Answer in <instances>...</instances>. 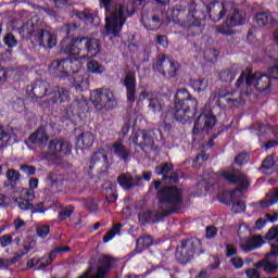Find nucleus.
<instances>
[{
	"label": "nucleus",
	"mask_w": 278,
	"mask_h": 278,
	"mask_svg": "<svg viewBox=\"0 0 278 278\" xmlns=\"http://www.w3.org/2000/svg\"><path fill=\"white\" fill-rule=\"evenodd\" d=\"M159 208L156 210L157 218H166L170 214H177L184 205V195L181 189L174 186H165L159 190Z\"/></svg>",
	"instance_id": "1"
},
{
	"label": "nucleus",
	"mask_w": 278,
	"mask_h": 278,
	"mask_svg": "<svg viewBox=\"0 0 278 278\" xmlns=\"http://www.w3.org/2000/svg\"><path fill=\"white\" fill-rule=\"evenodd\" d=\"M100 3L104 7L105 16V34L106 36H113L118 38L123 25L127 21V7L112 2V0H100Z\"/></svg>",
	"instance_id": "2"
},
{
	"label": "nucleus",
	"mask_w": 278,
	"mask_h": 278,
	"mask_svg": "<svg viewBox=\"0 0 278 278\" xmlns=\"http://www.w3.org/2000/svg\"><path fill=\"white\" fill-rule=\"evenodd\" d=\"M197 99L190 94L186 88H180L175 94V114L174 118L178 123H191L197 114Z\"/></svg>",
	"instance_id": "3"
},
{
	"label": "nucleus",
	"mask_w": 278,
	"mask_h": 278,
	"mask_svg": "<svg viewBox=\"0 0 278 278\" xmlns=\"http://www.w3.org/2000/svg\"><path fill=\"white\" fill-rule=\"evenodd\" d=\"M90 101L98 112H109L116 109L118 98L116 92L111 88H98L90 93Z\"/></svg>",
	"instance_id": "4"
},
{
	"label": "nucleus",
	"mask_w": 278,
	"mask_h": 278,
	"mask_svg": "<svg viewBox=\"0 0 278 278\" xmlns=\"http://www.w3.org/2000/svg\"><path fill=\"white\" fill-rule=\"evenodd\" d=\"M222 177L223 179L228 181V184H238L239 186L231 192L223 193V197H225L228 200H222V203H225V205H231V203H233V201L236 200V192H240V194H242V191L249 188V178H247V175L242 174L240 169L235 168L227 172H223Z\"/></svg>",
	"instance_id": "5"
},
{
	"label": "nucleus",
	"mask_w": 278,
	"mask_h": 278,
	"mask_svg": "<svg viewBox=\"0 0 278 278\" xmlns=\"http://www.w3.org/2000/svg\"><path fill=\"white\" fill-rule=\"evenodd\" d=\"M200 247L201 240L197 238L180 241V244L176 249V258L179 264H188L194 257V253Z\"/></svg>",
	"instance_id": "6"
},
{
	"label": "nucleus",
	"mask_w": 278,
	"mask_h": 278,
	"mask_svg": "<svg viewBox=\"0 0 278 278\" xmlns=\"http://www.w3.org/2000/svg\"><path fill=\"white\" fill-rule=\"evenodd\" d=\"M153 71H156L161 75H168V77H176L179 65L170 60L166 54H160L153 62Z\"/></svg>",
	"instance_id": "7"
},
{
	"label": "nucleus",
	"mask_w": 278,
	"mask_h": 278,
	"mask_svg": "<svg viewBox=\"0 0 278 278\" xmlns=\"http://www.w3.org/2000/svg\"><path fill=\"white\" fill-rule=\"evenodd\" d=\"M132 142L139 147L141 151H146L147 149L150 151H155V141L153 140L151 130H137L132 136Z\"/></svg>",
	"instance_id": "8"
},
{
	"label": "nucleus",
	"mask_w": 278,
	"mask_h": 278,
	"mask_svg": "<svg viewBox=\"0 0 278 278\" xmlns=\"http://www.w3.org/2000/svg\"><path fill=\"white\" fill-rule=\"evenodd\" d=\"M214 125H216V116L212 112L202 113L194 123L193 134L194 136H199L201 131L207 132Z\"/></svg>",
	"instance_id": "9"
},
{
	"label": "nucleus",
	"mask_w": 278,
	"mask_h": 278,
	"mask_svg": "<svg viewBox=\"0 0 278 278\" xmlns=\"http://www.w3.org/2000/svg\"><path fill=\"white\" fill-rule=\"evenodd\" d=\"M75 62L71 58H66L63 60L53 61L50 65V70L53 71L59 77H68L71 73H75Z\"/></svg>",
	"instance_id": "10"
},
{
	"label": "nucleus",
	"mask_w": 278,
	"mask_h": 278,
	"mask_svg": "<svg viewBox=\"0 0 278 278\" xmlns=\"http://www.w3.org/2000/svg\"><path fill=\"white\" fill-rule=\"evenodd\" d=\"M220 99H226V103H228L229 108H236L237 105H240V93L237 94L236 97V91H224V89H218L216 92H214L210 101L211 103L220 106Z\"/></svg>",
	"instance_id": "11"
},
{
	"label": "nucleus",
	"mask_w": 278,
	"mask_h": 278,
	"mask_svg": "<svg viewBox=\"0 0 278 278\" xmlns=\"http://www.w3.org/2000/svg\"><path fill=\"white\" fill-rule=\"evenodd\" d=\"M83 46L87 54L80 55L79 60H90L101 53V41L97 38L83 37Z\"/></svg>",
	"instance_id": "12"
},
{
	"label": "nucleus",
	"mask_w": 278,
	"mask_h": 278,
	"mask_svg": "<svg viewBox=\"0 0 278 278\" xmlns=\"http://www.w3.org/2000/svg\"><path fill=\"white\" fill-rule=\"evenodd\" d=\"M174 165L172 163H163L155 167L156 175H163V181L169 184H177L179 181V174L173 172Z\"/></svg>",
	"instance_id": "13"
},
{
	"label": "nucleus",
	"mask_w": 278,
	"mask_h": 278,
	"mask_svg": "<svg viewBox=\"0 0 278 278\" xmlns=\"http://www.w3.org/2000/svg\"><path fill=\"white\" fill-rule=\"evenodd\" d=\"M35 40L40 47H45V49H53V47L58 45V38H55V35L46 29L37 30Z\"/></svg>",
	"instance_id": "14"
},
{
	"label": "nucleus",
	"mask_w": 278,
	"mask_h": 278,
	"mask_svg": "<svg viewBox=\"0 0 278 278\" xmlns=\"http://www.w3.org/2000/svg\"><path fill=\"white\" fill-rule=\"evenodd\" d=\"M28 94L31 99H42L52 94L51 85L47 81L39 80L28 90Z\"/></svg>",
	"instance_id": "15"
},
{
	"label": "nucleus",
	"mask_w": 278,
	"mask_h": 278,
	"mask_svg": "<svg viewBox=\"0 0 278 278\" xmlns=\"http://www.w3.org/2000/svg\"><path fill=\"white\" fill-rule=\"evenodd\" d=\"M231 8V4L225 2H215L212 4V7L208 10V16L214 21V23H218L224 16L227 14V10Z\"/></svg>",
	"instance_id": "16"
},
{
	"label": "nucleus",
	"mask_w": 278,
	"mask_h": 278,
	"mask_svg": "<svg viewBox=\"0 0 278 278\" xmlns=\"http://www.w3.org/2000/svg\"><path fill=\"white\" fill-rule=\"evenodd\" d=\"M244 21H247V15L236 7H230L226 25H228V27H237V25H243Z\"/></svg>",
	"instance_id": "17"
},
{
	"label": "nucleus",
	"mask_w": 278,
	"mask_h": 278,
	"mask_svg": "<svg viewBox=\"0 0 278 278\" xmlns=\"http://www.w3.org/2000/svg\"><path fill=\"white\" fill-rule=\"evenodd\" d=\"M48 150L52 155H60L61 153H68L71 144L63 138L52 139L49 141Z\"/></svg>",
	"instance_id": "18"
},
{
	"label": "nucleus",
	"mask_w": 278,
	"mask_h": 278,
	"mask_svg": "<svg viewBox=\"0 0 278 278\" xmlns=\"http://www.w3.org/2000/svg\"><path fill=\"white\" fill-rule=\"evenodd\" d=\"M111 153L115 154L122 162H129L131 159V149L125 147L122 141H115L111 144Z\"/></svg>",
	"instance_id": "19"
},
{
	"label": "nucleus",
	"mask_w": 278,
	"mask_h": 278,
	"mask_svg": "<svg viewBox=\"0 0 278 278\" xmlns=\"http://www.w3.org/2000/svg\"><path fill=\"white\" fill-rule=\"evenodd\" d=\"M64 53L66 55H72L73 58H79L81 51H84V37L71 40L66 46L63 47Z\"/></svg>",
	"instance_id": "20"
},
{
	"label": "nucleus",
	"mask_w": 278,
	"mask_h": 278,
	"mask_svg": "<svg viewBox=\"0 0 278 278\" xmlns=\"http://www.w3.org/2000/svg\"><path fill=\"white\" fill-rule=\"evenodd\" d=\"M140 181H142V177L138 176L135 177L131 176V174H121L117 177V184L124 189V190H131V188H136V186H140Z\"/></svg>",
	"instance_id": "21"
},
{
	"label": "nucleus",
	"mask_w": 278,
	"mask_h": 278,
	"mask_svg": "<svg viewBox=\"0 0 278 278\" xmlns=\"http://www.w3.org/2000/svg\"><path fill=\"white\" fill-rule=\"evenodd\" d=\"M124 86L126 88V97L128 103L136 101V74H127L124 78Z\"/></svg>",
	"instance_id": "22"
},
{
	"label": "nucleus",
	"mask_w": 278,
	"mask_h": 278,
	"mask_svg": "<svg viewBox=\"0 0 278 278\" xmlns=\"http://www.w3.org/2000/svg\"><path fill=\"white\" fill-rule=\"evenodd\" d=\"M51 92L50 103H66V101H71V90L66 89V87L56 86Z\"/></svg>",
	"instance_id": "23"
},
{
	"label": "nucleus",
	"mask_w": 278,
	"mask_h": 278,
	"mask_svg": "<svg viewBox=\"0 0 278 278\" xmlns=\"http://www.w3.org/2000/svg\"><path fill=\"white\" fill-rule=\"evenodd\" d=\"M29 141L31 144H37V147H47V142H49V135H47V129H45V127L37 129L29 136Z\"/></svg>",
	"instance_id": "24"
},
{
	"label": "nucleus",
	"mask_w": 278,
	"mask_h": 278,
	"mask_svg": "<svg viewBox=\"0 0 278 278\" xmlns=\"http://www.w3.org/2000/svg\"><path fill=\"white\" fill-rule=\"evenodd\" d=\"M278 202V189H271L265 197V199L260 201V208L266 210L270 205H275Z\"/></svg>",
	"instance_id": "25"
},
{
	"label": "nucleus",
	"mask_w": 278,
	"mask_h": 278,
	"mask_svg": "<svg viewBox=\"0 0 278 278\" xmlns=\"http://www.w3.org/2000/svg\"><path fill=\"white\" fill-rule=\"evenodd\" d=\"M264 244V239L260 235L252 236L248 239L247 243L241 244L243 251H253V249H260Z\"/></svg>",
	"instance_id": "26"
},
{
	"label": "nucleus",
	"mask_w": 278,
	"mask_h": 278,
	"mask_svg": "<svg viewBox=\"0 0 278 278\" xmlns=\"http://www.w3.org/2000/svg\"><path fill=\"white\" fill-rule=\"evenodd\" d=\"M140 225H148L149 223H155L162 220L164 217H157V211L155 213L151 211L141 212L138 215Z\"/></svg>",
	"instance_id": "27"
},
{
	"label": "nucleus",
	"mask_w": 278,
	"mask_h": 278,
	"mask_svg": "<svg viewBox=\"0 0 278 278\" xmlns=\"http://www.w3.org/2000/svg\"><path fill=\"white\" fill-rule=\"evenodd\" d=\"M29 253V248L27 245L24 247V251L12 258H0V268H10V266H14L23 255H27Z\"/></svg>",
	"instance_id": "28"
},
{
	"label": "nucleus",
	"mask_w": 278,
	"mask_h": 278,
	"mask_svg": "<svg viewBox=\"0 0 278 278\" xmlns=\"http://www.w3.org/2000/svg\"><path fill=\"white\" fill-rule=\"evenodd\" d=\"M255 266L256 268H263L267 275H276L278 270V263H270L268 260H262Z\"/></svg>",
	"instance_id": "29"
},
{
	"label": "nucleus",
	"mask_w": 278,
	"mask_h": 278,
	"mask_svg": "<svg viewBox=\"0 0 278 278\" xmlns=\"http://www.w3.org/2000/svg\"><path fill=\"white\" fill-rule=\"evenodd\" d=\"M36 29H37V26L34 25V23L26 22L20 28V35L22 36V38L29 40V38H34V35L36 34Z\"/></svg>",
	"instance_id": "30"
},
{
	"label": "nucleus",
	"mask_w": 278,
	"mask_h": 278,
	"mask_svg": "<svg viewBox=\"0 0 278 278\" xmlns=\"http://www.w3.org/2000/svg\"><path fill=\"white\" fill-rule=\"evenodd\" d=\"M256 23L261 27L264 25H275L277 24V20L273 18V15L269 12H261L256 14Z\"/></svg>",
	"instance_id": "31"
},
{
	"label": "nucleus",
	"mask_w": 278,
	"mask_h": 278,
	"mask_svg": "<svg viewBox=\"0 0 278 278\" xmlns=\"http://www.w3.org/2000/svg\"><path fill=\"white\" fill-rule=\"evenodd\" d=\"M77 142L79 146H83V149H90V147L94 144V135H92V132H89V131L83 132L78 137Z\"/></svg>",
	"instance_id": "32"
},
{
	"label": "nucleus",
	"mask_w": 278,
	"mask_h": 278,
	"mask_svg": "<svg viewBox=\"0 0 278 278\" xmlns=\"http://www.w3.org/2000/svg\"><path fill=\"white\" fill-rule=\"evenodd\" d=\"M73 87L78 92H81L88 88V78L84 75H77L74 77Z\"/></svg>",
	"instance_id": "33"
},
{
	"label": "nucleus",
	"mask_w": 278,
	"mask_h": 278,
	"mask_svg": "<svg viewBox=\"0 0 278 278\" xmlns=\"http://www.w3.org/2000/svg\"><path fill=\"white\" fill-rule=\"evenodd\" d=\"M72 108L76 114H79V112H86V110H88V100L84 97H78L73 101Z\"/></svg>",
	"instance_id": "34"
},
{
	"label": "nucleus",
	"mask_w": 278,
	"mask_h": 278,
	"mask_svg": "<svg viewBox=\"0 0 278 278\" xmlns=\"http://www.w3.org/2000/svg\"><path fill=\"white\" fill-rule=\"evenodd\" d=\"M256 90L264 92V90H270V77L266 74H258V80L256 81Z\"/></svg>",
	"instance_id": "35"
},
{
	"label": "nucleus",
	"mask_w": 278,
	"mask_h": 278,
	"mask_svg": "<svg viewBox=\"0 0 278 278\" xmlns=\"http://www.w3.org/2000/svg\"><path fill=\"white\" fill-rule=\"evenodd\" d=\"M12 130L0 126V149H4V147H8V142L12 140Z\"/></svg>",
	"instance_id": "36"
},
{
	"label": "nucleus",
	"mask_w": 278,
	"mask_h": 278,
	"mask_svg": "<svg viewBox=\"0 0 278 278\" xmlns=\"http://www.w3.org/2000/svg\"><path fill=\"white\" fill-rule=\"evenodd\" d=\"M51 207H55V210L62 208V204H60V202L58 200L52 201L51 204H49V205H47L45 202H41L36 205V207L33 210V212L34 213H42V212H47V210H49Z\"/></svg>",
	"instance_id": "37"
},
{
	"label": "nucleus",
	"mask_w": 278,
	"mask_h": 278,
	"mask_svg": "<svg viewBox=\"0 0 278 278\" xmlns=\"http://www.w3.org/2000/svg\"><path fill=\"white\" fill-rule=\"evenodd\" d=\"M260 79V72L251 73V68H247L245 72V84L247 86H254L257 88V80Z\"/></svg>",
	"instance_id": "38"
},
{
	"label": "nucleus",
	"mask_w": 278,
	"mask_h": 278,
	"mask_svg": "<svg viewBox=\"0 0 278 278\" xmlns=\"http://www.w3.org/2000/svg\"><path fill=\"white\" fill-rule=\"evenodd\" d=\"M87 68L89 73H93L96 75H101V73H105V66L99 64L97 61H89L87 63Z\"/></svg>",
	"instance_id": "39"
},
{
	"label": "nucleus",
	"mask_w": 278,
	"mask_h": 278,
	"mask_svg": "<svg viewBox=\"0 0 278 278\" xmlns=\"http://www.w3.org/2000/svg\"><path fill=\"white\" fill-rule=\"evenodd\" d=\"M147 29H150L151 31H157L162 27V21L160 17L153 15L151 18L148 20L146 23Z\"/></svg>",
	"instance_id": "40"
},
{
	"label": "nucleus",
	"mask_w": 278,
	"mask_h": 278,
	"mask_svg": "<svg viewBox=\"0 0 278 278\" xmlns=\"http://www.w3.org/2000/svg\"><path fill=\"white\" fill-rule=\"evenodd\" d=\"M121 227H123V224H115L113 226V228L108 231L104 237H103V242L108 243L110 242V240H113L114 236H116V233H121Z\"/></svg>",
	"instance_id": "41"
},
{
	"label": "nucleus",
	"mask_w": 278,
	"mask_h": 278,
	"mask_svg": "<svg viewBox=\"0 0 278 278\" xmlns=\"http://www.w3.org/2000/svg\"><path fill=\"white\" fill-rule=\"evenodd\" d=\"M208 81L205 78L202 79H195L192 81V88L197 92H203L204 90H207Z\"/></svg>",
	"instance_id": "42"
},
{
	"label": "nucleus",
	"mask_w": 278,
	"mask_h": 278,
	"mask_svg": "<svg viewBox=\"0 0 278 278\" xmlns=\"http://www.w3.org/2000/svg\"><path fill=\"white\" fill-rule=\"evenodd\" d=\"M74 212H75V206L73 205H67L63 207L59 213V220H66V218H71Z\"/></svg>",
	"instance_id": "43"
},
{
	"label": "nucleus",
	"mask_w": 278,
	"mask_h": 278,
	"mask_svg": "<svg viewBox=\"0 0 278 278\" xmlns=\"http://www.w3.org/2000/svg\"><path fill=\"white\" fill-rule=\"evenodd\" d=\"M3 42H4L5 47H9V49H14V47H16L18 45V40L12 33H8L4 36Z\"/></svg>",
	"instance_id": "44"
},
{
	"label": "nucleus",
	"mask_w": 278,
	"mask_h": 278,
	"mask_svg": "<svg viewBox=\"0 0 278 278\" xmlns=\"http://www.w3.org/2000/svg\"><path fill=\"white\" fill-rule=\"evenodd\" d=\"M7 179L11 184V186H14L16 181L21 180V173H18V170L16 169H9L7 172Z\"/></svg>",
	"instance_id": "45"
},
{
	"label": "nucleus",
	"mask_w": 278,
	"mask_h": 278,
	"mask_svg": "<svg viewBox=\"0 0 278 278\" xmlns=\"http://www.w3.org/2000/svg\"><path fill=\"white\" fill-rule=\"evenodd\" d=\"M14 201L20 210H34V204L25 198H16Z\"/></svg>",
	"instance_id": "46"
},
{
	"label": "nucleus",
	"mask_w": 278,
	"mask_h": 278,
	"mask_svg": "<svg viewBox=\"0 0 278 278\" xmlns=\"http://www.w3.org/2000/svg\"><path fill=\"white\" fill-rule=\"evenodd\" d=\"M148 108L151 112L157 114V112H162V102H160V100L156 98H152L150 99Z\"/></svg>",
	"instance_id": "47"
},
{
	"label": "nucleus",
	"mask_w": 278,
	"mask_h": 278,
	"mask_svg": "<svg viewBox=\"0 0 278 278\" xmlns=\"http://www.w3.org/2000/svg\"><path fill=\"white\" fill-rule=\"evenodd\" d=\"M236 77V74L233 72H231V70H224L219 73V79L220 81H233Z\"/></svg>",
	"instance_id": "48"
},
{
	"label": "nucleus",
	"mask_w": 278,
	"mask_h": 278,
	"mask_svg": "<svg viewBox=\"0 0 278 278\" xmlns=\"http://www.w3.org/2000/svg\"><path fill=\"white\" fill-rule=\"evenodd\" d=\"M204 58L207 62H214L218 58V51L214 48H208L204 51Z\"/></svg>",
	"instance_id": "49"
},
{
	"label": "nucleus",
	"mask_w": 278,
	"mask_h": 278,
	"mask_svg": "<svg viewBox=\"0 0 278 278\" xmlns=\"http://www.w3.org/2000/svg\"><path fill=\"white\" fill-rule=\"evenodd\" d=\"M137 244H138L139 247L149 248V247H151V244H153V237H151V236H149V235L143 236V237H141V238H139V239L137 240Z\"/></svg>",
	"instance_id": "50"
},
{
	"label": "nucleus",
	"mask_w": 278,
	"mask_h": 278,
	"mask_svg": "<svg viewBox=\"0 0 278 278\" xmlns=\"http://www.w3.org/2000/svg\"><path fill=\"white\" fill-rule=\"evenodd\" d=\"M247 210V205L242 201H237L232 203L231 212L233 214H241V212H244Z\"/></svg>",
	"instance_id": "51"
},
{
	"label": "nucleus",
	"mask_w": 278,
	"mask_h": 278,
	"mask_svg": "<svg viewBox=\"0 0 278 278\" xmlns=\"http://www.w3.org/2000/svg\"><path fill=\"white\" fill-rule=\"evenodd\" d=\"M66 251H71V248H68V247L54 248L53 251H51L50 255H49L50 262L55 260V254L56 253H66Z\"/></svg>",
	"instance_id": "52"
},
{
	"label": "nucleus",
	"mask_w": 278,
	"mask_h": 278,
	"mask_svg": "<svg viewBox=\"0 0 278 278\" xmlns=\"http://www.w3.org/2000/svg\"><path fill=\"white\" fill-rule=\"evenodd\" d=\"M273 166H275V159H273V156L269 155L263 161L262 168H264V170H270Z\"/></svg>",
	"instance_id": "53"
},
{
	"label": "nucleus",
	"mask_w": 278,
	"mask_h": 278,
	"mask_svg": "<svg viewBox=\"0 0 278 278\" xmlns=\"http://www.w3.org/2000/svg\"><path fill=\"white\" fill-rule=\"evenodd\" d=\"M266 240H276L278 242V227H271L266 233Z\"/></svg>",
	"instance_id": "54"
},
{
	"label": "nucleus",
	"mask_w": 278,
	"mask_h": 278,
	"mask_svg": "<svg viewBox=\"0 0 278 278\" xmlns=\"http://www.w3.org/2000/svg\"><path fill=\"white\" fill-rule=\"evenodd\" d=\"M247 162H249L248 153H240L235 157V163L238 164V166H242V164H247Z\"/></svg>",
	"instance_id": "55"
},
{
	"label": "nucleus",
	"mask_w": 278,
	"mask_h": 278,
	"mask_svg": "<svg viewBox=\"0 0 278 278\" xmlns=\"http://www.w3.org/2000/svg\"><path fill=\"white\" fill-rule=\"evenodd\" d=\"M49 231H51V228H49V226H39L37 228V236H39V238H47V236H49Z\"/></svg>",
	"instance_id": "56"
},
{
	"label": "nucleus",
	"mask_w": 278,
	"mask_h": 278,
	"mask_svg": "<svg viewBox=\"0 0 278 278\" xmlns=\"http://www.w3.org/2000/svg\"><path fill=\"white\" fill-rule=\"evenodd\" d=\"M200 160L203 162H207L210 160V154L205 153V152H201L200 154H198L195 156V159L193 160V166L195 168H199V166L197 165V162H200Z\"/></svg>",
	"instance_id": "57"
},
{
	"label": "nucleus",
	"mask_w": 278,
	"mask_h": 278,
	"mask_svg": "<svg viewBox=\"0 0 278 278\" xmlns=\"http://www.w3.org/2000/svg\"><path fill=\"white\" fill-rule=\"evenodd\" d=\"M20 170H22V173H25V175H36V167L33 165H21Z\"/></svg>",
	"instance_id": "58"
},
{
	"label": "nucleus",
	"mask_w": 278,
	"mask_h": 278,
	"mask_svg": "<svg viewBox=\"0 0 278 278\" xmlns=\"http://www.w3.org/2000/svg\"><path fill=\"white\" fill-rule=\"evenodd\" d=\"M230 264L235 268L239 269V268H242V266H244V261H242V258L239 256H235V257L230 258Z\"/></svg>",
	"instance_id": "59"
},
{
	"label": "nucleus",
	"mask_w": 278,
	"mask_h": 278,
	"mask_svg": "<svg viewBox=\"0 0 278 278\" xmlns=\"http://www.w3.org/2000/svg\"><path fill=\"white\" fill-rule=\"evenodd\" d=\"M0 244L3 249H5V247H10V244H12V236L4 235L0 237Z\"/></svg>",
	"instance_id": "60"
},
{
	"label": "nucleus",
	"mask_w": 278,
	"mask_h": 278,
	"mask_svg": "<svg viewBox=\"0 0 278 278\" xmlns=\"http://www.w3.org/2000/svg\"><path fill=\"white\" fill-rule=\"evenodd\" d=\"M245 275L248 278H260L261 277V273H260V268H250L245 271Z\"/></svg>",
	"instance_id": "61"
},
{
	"label": "nucleus",
	"mask_w": 278,
	"mask_h": 278,
	"mask_svg": "<svg viewBox=\"0 0 278 278\" xmlns=\"http://www.w3.org/2000/svg\"><path fill=\"white\" fill-rule=\"evenodd\" d=\"M218 230L214 226L206 227V238L211 240V238H215Z\"/></svg>",
	"instance_id": "62"
},
{
	"label": "nucleus",
	"mask_w": 278,
	"mask_h": 278,
	"mask_svg": "<svg viewBox=\"0 0 278 278\" xmlns=\"http://www.w3.org/2000/svg\"><path fill=\"white\" fill-rule=\"evenodd\" d=\"M267 77H269V79H278V61L274 67L269 68Z\"/></svg>",
	"instance_id": "63"
},
{
	"label": "nucleus",
	"mask_w": 278,
	"mask_h": 278,
	"mask_svg": "<svg viewBox=\"0 0 278 278\" xmlns=\"http://www.w3.org/2000/svg\"><path fill=\"white\" fill-rule=\"evenodd\" d=\"M265 257L266 260H268V257H278V244H271V250Z\"/></svg>",
	"instance_id": "64"
}]
</instances>
